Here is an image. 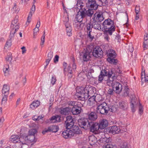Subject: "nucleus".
<instances>
[{
	"label": "nucleus",
	"instance_id": "1",
	"mask_svg": "<svg viewBox=\"0 0 148 148\" xmlns=\"http://www.w3.org/2000/svg\"><path fill=\"white\" fill-rule=\"evenodd\" d=\"M77 93L75 95V97L79 100L82 101V103H84L85 100L90 97L88 101L89 106L93 105L95 101V96L93 94L96 93L95 88L88 85L86 86L77 87L76 89Z\"/></svg>",
	"mask_w": 148,
	"mask_h": 148
},
{
	"label": "nucleus",
	"instance_id": "2",
	"mask_svg": "<svg viewBox=\"0 0 148 148\" xmlns=\"http://www.w3.org/2000/svg\"><path fill=\"white\" fill-rule=\"evenodd\" d=\"M79 125L81 127L86 130L89 129L90 132L95 133L99 129L98 123L89 121L86 118L81 120L79 122Z\"/></svg>",
	"mask_w": 148,
	"mask_h": 148
},
{
	"label": "nucleus",
	"instance_id": "3",
	"mask_svg": "<svg viewBox=\"0 0 148 148\" xmlns=\"http://www.w3.org/2000/svg\"><path fill=\"white\" fill-rule=\"evenodd\" d=\"M114 21L110 18L104 21L103 23V25L107 34L111 35L115 30Z\"/></svg>",
	"mask_w": 148,
	"mask_h": 148
},
{
	"label": "nucleus",
	"instance_id": "4",
	"mask_svg": "<svg viewBox=\"0 0 148 148\" xmlns=\"http://www.w3.org/2000/svg\"><path fill=\"white\" fill-rule=\"evenodd\" d=\"M27 136L22 135L19 136L14 135L12 136L10 138V140L13 143H19L20 145L26 144L27 141L28 140Z\"/></svg>",
	"mask_w": 148,
	"mask_h": 148
},
{
	"label": "nucleus",
	"instance_id": "5",
	"mask_svg": "<svg viewBox=\"0 0 148 148\" xmlns=\"http://www.w3.org/2000/svg\"><path fill=\"white\" fill-rule=\"evenodd\" d=\"M18 16H15L14 20L12 21L11 27H12V28L10 34V37L11 38H13L14 37V34L19 29L18 24H16L18 22Z\"/></svg>",
	"mask_w": 148,
	"mask_h": 148
},
{
	"label": "nucleus",
	"instance_id": "6",
	"mask_svg": "<svg viewBox=\"0 0 148 148\" xmlns=\"http://www.w3.org/2000/svg\"><path fill=\"white\" fill-rule=\"evenodd\" d=\"M97 109L101 114H106L109 111V106L106 103L103 102L97 105Z\"/></svg>",
	"mask_w": 148,
	"mask_h": 148
},
{
	"label": "nucleus",
	"instance_id": "7",
	"mask_svg": "<svg viewBox=\"0 0 148 148\" xmlns=\"http://www.w3.org/2000/svg\"><path fill=\"white\" fill-rule=\"evenodd\" d=\"M10 86L8 84H6L3 86L2 89V95L3 97L2 100V103H5L7 100V97L9 94Z\"/></svg>",
	"mask_w": 148,
	"mask_h": 148
},
{
	"label": "nucleus",
	"instance_id": "8",
	"mask_svg": "<svg viewBox=\"0 0 148 148\" xmlns=\"http://www.w3.org/2000/svg\"><path fill=\"white\" fill-rule=\"evenodd\" d=\"M103 52L100 48L96 47L93 49L92 51V55L97 58H101L102 57Z\"/></svg>",
	"mask_w": 148,
	"mask_h": 148
},
{
	"label": "nucleus",
	"instance_id": "9",
	"mask_svg": "<svg viewBox=\"0 0 148 148\" xmlns=\"http://www.w3.org/2000/svg\"><path fill=\"white\" fill-rule=\"evenodd\" d=\"M66 120L65 122L66 124V129H70L74 124L73 119L71 116H69L66 117Z\"/></svg>",
	"mask_w": 148,
	"mask_h": 148
},
{
	"label": "nucleus",
	"instance_id": "10",
	"mask_svg": "<svg viewBox=\"0 0 148 148\" xmlns=\"http://www.w3.org/2000/svg\"><path fill=\"white\" fill-rule=\"evenodd\" d=\"M78 104L73 106L71 109V112L73 115H77L80 113L81 110V106L79 105L80 103L78 102ZM81 104V105H83V103Z\"/></svg>",
	"mask_w": 148,
	"mask_h": 148
},
{
	"label": "nucleus",
	"instance_id": "11",
	"mask_svg": "<svg viewBox=\"0 0 148 148\" xmlns=\"http://www.w3.org/2000/svg\"><path fill=\"white\" fill-rule=\"evenodd\" d=\"M100 135V136L102 135L103 136L101 138L99 137V139L98 140V143L100 145H102L106 144L107 143H108L109 141V140L108 138L105 137L104 135L102 133H100L99 134V135Z\"/></svg>",
	"mask_w": 148,
	"mask_h": 148
},
{
	"label": "nucleus",
	"instance_id": "12",
	"mask_svg": "<svg viewBox=\"0 0 148 148\" xmlns=\"http://www.w3.org/2000/svg\"><path fill=\"white\" fill-rule=\"evenodd\" d=\"M103 14L102 12H96L94 14L92 19L99 22L101 21L104 19Z\"/></svg>",
	"mask_w": 148,
	"mask_h": 148
},
{
	"label": "nucleus",
	"instance_id": "13",
	"mask_svg": "<svg viewBox=\"0 0 148 148\" xmlns=\"http://www.w3.org/2000/svg\"><path fill=\"white\" fill-rule=\"evenodd\" d=\"M87 5L89 8L94 10H97L98 6L95 0H88Z\"/></svg>",
	"mask_w": 148,
	"mask_h": 148
},
{
	"label": "nucleus",
	"instance_id": "14",
	"mask_svg": "<svg viewBox=\"0 0 148 148\" xmlns=\"http://www.w3.org/2000/svg\"><path fill=\"white\" fill-rule=\"evenodd\" d=\"M85 12L83 10H79V11L77 12L75 18L77 20L79 21V22H83V21L84 18H85Z\"/></svg>",
	"mask_w": 148,
	"mask_h": 148
},
{
	"label": "nucleus",
	"instance_id": "15",
	"mask_svg": "<svg viewBox=\"0 0 148 148\" xmlns=\"http://www.w3.org/2000/svg\"><path fill=\"white\" fill-rule=\"evenodd\" d=\"M58 130V127L56 125H52L48 127L47 129H45L42 132L43 134H45L46 132L51 131L52 132H56Z\"/></svg>",
	"mask_w": 148,
	"mask_h": 148
},
{
	"label": "nucleus",
	"instance_id": "16",
	"mask_svg": "<svg viewBox=\"0 0 148 148\" xmlns=\"http://www.w3.org/2000/svg\"><path fill=\"white\" fill-rule=\"evenodd\" d=\"M108 130L109 133L113 134L119 133L121 130L119 127L116 125L109 127Z\"/></svg>",
	"mask_w": 148,
	"mask_h": 148
},
{
	"label": "nucleus",
	"instance_id": "17",
	"mask_svg": "<svg viewBox=\"0 0 148 148\" xmlns=\"http://www.w3.org/2000/svg\"><path fill=\"white\" fill-rule=\"evenodd\" d=\"M90 53L89 51H86L85 52H82V53H80V57H82L84 61H87L90 58Z\"/></svg>",
	"mask_w": 148,
	"mask_h": 148
},
{
	"label": "nucleus",
	"instance_id": "18",
	"mask_svg": "<svg viewBox=\"0 0 148 148\" xmlns=\"http://www.w3.org/2000/svg\"><path fill=\"white\" fill-rule=\"evenodd\" d=\"M130 98L131 107L132 111L134 112L135 111L134 108L137 104L136 101H137L136 98L134 96H132Z\"/></svg>",
	"mask_w": 148,
	"mask_h": 148
},
{
	"label": "nucleus",
	"instance_id": "19",
	"mask_svg": "<svg viewBox=\"0 0 148 148\" xmlns=\"http://www.w3.org/2000/svg\"><path fill=\"white\" fill-rule=\"evenodd\" d=\"M64 71L65 75H67L69 77L71 78L72 77L73 70L70 66H68L67 68H64Z\"/></svg>",
	"mask_w": 148,
	"mask_h": 148
},
{
	"label": "nucleus",
	"instance_id": "20",
	"mask_svg": "<svg viewBox=\"0 0 148 148\" xmlns=\"http://www.w3.org/2000/svg\"><path fill=\"white\" fill-rule=\"evenodd\" d=\"M35 10V7L34 6L33 7V6H32V7L31 9V10L29 13L28 16L27 18V22L26 23V25L27 26L28 25L30 22L32 15L34 13Z\"/></svg>",
	"mask_w": 148,
	"mask_h": 148
},
{
	"label": "nucleus",
	"instance_id": "21",
	"mask_svg": "<svg viewBox=\"0 0 148 148\" xmlns=\"http://www.w3.org/2000/svg\"><path fill=\"white\" fill-rule=\"evenodd\" d=\"M37 130L35 129H32L29 130V135L32 136L31 137H32V139H31L30 138H29L30 141L31 142H36V140H35V139L34 135L37 133Z\"/></svg>",
	"mask_w": 148,
	"mask_h": 148
},
{
	"label": "nucleus",
	"instance_id": "22",
	"mask_svg": "<svg viewBox=\"0 0 148 148\" xmlns=\"http://www.w3.org/2000/svg\"><path fill=\"white\" fill-rule=\"evenodd\" d=\"M108 121L106 119H103L100 121L99 124V126L101 129H104L108 125Z\"/></svg>",
	"mask_w": 148,
	"mask_h": 148
},
{
	"label": "nucleus",
	"instance_id": "23",
	"mask_svg": "<svg viewBox=\"0 0 148 148\" xmlns=\"http://www.w3.org/2000/svg\"><path fill=\"white\" fill-rule=\"evenodd\" d=\"M71 110V108L69 107L65 108H61L60 112L62 115H68L70 112Z\"/></svg>",
	"mask_w": 148,
	"mask_h": 148
},
{
	"label": "nucleus",
	"instance_id": "24",
	"mask_svg": "<svg viewBox=\"0 0 148 148\" xmlns=\"http://www.w3.org/2000/svg\"><path fill=\"white\" fill-rule=\"evenodd\" d=\"M116 74H113V73L112 71L110 72H108L107 76H108L109 80L111 82H113L117 77Z\"/></svg>",
	"mask_w": 148,
	"mask_h": 148
},
{
	"label": "nucleus",
	"instance_id": "25",
	"mask_svg": "<svg viewBox=\"0 0 148 148\" xmlns=\"http://www.w3.org/2000/svg\"><path fill=\"white\" fill-rule=\"evenodd\" d=\"M61 116L56 115L53 116L50 119V121L51 123H56L60 122L61 121Z\"/></svg>",
	"mask_w": 148,
	"mask_h": 148
},
{
	"label": "nucleus",
	"instance_id": "26",
	"mask_svg": "<svg viewBox=\"0 0 148 148\" xmlns=\"http://www.w3.org/2000/svg\"><path fill=\"white\" fill-rule=\"evenodd\" d=\"M107 56L108 58H115L116 56V54L115 51L112 49H109L107 52Z\"/></svg>",
	"mask_w": 148,
	"mask_h": 148
},
{
	"label": "nucleus",
	"instance_id": "27",
	"mask_svg": "<svg viewBox=\"0 0 148 148\" xmlns=\"http://www.w3.org/2000/svg\"><path fill=\"white\" fill-rule=\"evenodd\" d=\"M93 28L96 29L100 30L101 29V25L99 22L94 21L93 20L92 21H91Z\"/></svg>",
	"mask_w": 148,
	"mask_h": 148
},
{
	"label": "nucleus",
	"instance_id": "28",
	"mask_svg": "<svg viewBox=\"0 0 148 148\" xmlns=\"http://www.w3.org/2000/svg\"><path fill=\"white\" fill-rule=\"evenodd\" d=\"M73 25L74 27H77L78 29H80L83 27L84 23L83 22H79L76 20L74 21Z\"/></svg>",
	"mask_w": 148,
	"mask_h": 148
},
{
	"label": "nucleus",
	"instance_id": "29",
	"mask_svg": "<svg viewBox=\"0 0 148 148\" xmlns=\"http://www.w3.org/2000/svg\"><path fill=\"white\" fill-rule=\"evenodd\" d=\"M108 72L105 70H102L101 71L100 75L99 77V80L101 81L103 79L104 76H107Z\"/></svg>",
	"mask_w": 148,
	"mask_h": 148
},
{
	"label": "nucleus",
	"instance_id": "30",
	"mask_svg": "<svg viewBox=\"0 0 148 148\" xmlns=\"http://www.w3.org/2000/svg\"><path fill=\"white\" fill-rule=\"evenodd\" d=\"M119 146V148H129L128 143L124 140H121Z\"/></svg>",
	"mask_w": 148,
	"mask_h": 148
},
{
	"label": "nucleus",
	"instance_id": "31",
	"mask_svg": "<svg viewBox=\"0 0 148 148\" xmlns=\"http://www.w3.org/2000/svg\"><path fill=\"white\" fill-rule=\"evenodd\" d=\"M141 80L142 82H146L148 81V76L145 75V70L142 72Z\"/></svg>",
	"mask_w": 148,
	"mask_h": 148
},
{
	"label": "nucleus",
	"instance_id": "32",
	"mask_svg": "<svg viewBox=\"0 0 148 148\" xmlns=\"http://www.w3.org/2000/svg\"><path fill=\"white\" fill-rule=\"evenodd\" d=\"M93 10L90 8L87 10H83L85 12V17L86 16L90 17L92 16L94 13Z\"/></svg>",
	"mask_w": 148,
	"mask_h": 148
},
{
	"label": "nucleus",
	"instance_id": "33",
	"mask_svg": "<svg viewBox=\"0 0 148 148\" xmlns=\"http://www.w3.org/2000/svg\"><path fill=\"white\" fill-rule=\"evenodd\" d=\"M40 104L39 101H34L30 105V107L32 109H34L37 107Z\"/></svg>",
	"mask_w": 148,
	"mask_h": 148
},
{
	"label": "nucleus",
	"instance_id": "34",
	"mask_svg": "<svg viewBox=\"0 0 148 148\" xmlns=\"http://www.w3.org/2000/svg\"><path fill=\"white\" fill-rule=\"evenodd\" d=\"M115 88V92L118 94H119L121 91L122 89V86L121 84H119L117 86H114Z\"/></svg>",
	"mask_w": 148,
	"mask_h": 148
},
{
	"label": "nucleus",
	"instance_id": "35",
	"mask_svg": "<svg viewBox=\"0 0 148 148\" xmlns=\"http://www.w3.org/2000/svg\"><path fill=\"white\" fill-rule=\"evenodd\" d=\"M88 118L91 120H95L97 118V116L96 115V114L95 112H91L89 115Z\"/></svg>",
	"mask_w": 148,
	"mask_h": 148
},
{
	"label": "nucleus",
	"instance_id": "36",
	"mask_svg": "<svg viewBox=\"0 0 148 148\" xmlns=\"http://www.w3.org/2000/svg\"><path fill=\"white\" fill-rule=\"evenodd\" d=\"M9 37L10 39L7 41L5 45L4 48L5 49H7L11 46L12 42L11 38H12L10 37V36Z\"/></svg>",
	"mask_w": 148,
	"mask_h": 148
},
{
	"label": "nucleus",
	"instance_id": "37",
	"mask_svg": "<svg viewBox=\"0 0 148 148\" xmlns=\"http://www.w3.org/2000/svg\"><path fill=\"white\" fill-rule=\"evenodd\" d=\"M9 68V66L8 65H5L3 67V70L5 76H8L9 74V72L10 71Z\"/></svg>",
	"mask_w": 148,
	"mask_h": 148
},
{
	"label": "nucleus",
	"instance_id": "38",
	"mask_svg": "<svg viewBox=\"0 0 148 148\" xmlns=\"http://www.w3.org/2000/svg\"><path fill=\"white\" fill-rule=\"evenodd\" d=\"M91 21L88 23L86 25V32H91L92 29L93 28Z\"/></svg>",
	"mask_w": 148,
	"mask_h": 148
},
{
	"label": "nucleus",
	"instance_id": "39",
	"mask_svg": "<svg viewBox=\"0 0 148 148\" xmlns=\"http://www.w3.org/2000/svg\"><path fill=\"white\" fill-rule=\"evenodd\" d=\"M119 107L123 109L125 108L127 105V103L125 101H122L119 103Z\"/></svg>",
	"mask_w": 148,
	"mask_h": 148
},
{
	"label": "nucleus",
	"instance_id": "40",
	"mask_svg": "<svg viewBox=\"0 0 148 148\" xmlns=\"http://www.w3.org/2000/svg\"><path fill=\"white\" fill-rule=\"evenodd\" d=\"M72 129V130L73 131V132H74L75 134H77L79 132V127L73 124V125L71 129Z\"/></svg>",
	"mask_w": 148,
	"mask_h": 148
},
{
	"label": "nucleus",
	"instance_id": "41",
	"mask_svg": "<svg viewBox=\"0 0 148 148\" xmlns=\"http://www.w3.org/2000/svg\"><path fill=\"white\" fill-rule=\"evenodd\" d=\"M66 27L67 35L69 36H71L72 35V33L71 32L72 30L71 26Z\"/></svg>",
	"mask_w": 148,
	"mask_h": 148
},
{
	"label": "nucleus",
	"instance_id": "42",
	"mask_svg": "<svg viewBox=\"0 0 148 148\" xmlns=\"http://www.w3.org/2000/svg\"><path fill=\"white\" fill-rule=\"evenodd\" d=\"M107 60L111 64H116L117 62V60L112 58H108L107 59Z\"/></svg>",
	"mask_w": 148,
	"mask_h": 148
},
{
	"label": "nucleus",
	"instance_id": "43",
	"mask_svg": "<svg viewBox=\"0 0 148 148\" xmlns=\"http://www.w3.org/2000/svg\"><path fill=\"white\" fill-rule=\"evenodd\" d=\"M129 93V88L127 87H125L123 90V95L124 97H127L128 96Z\"/></svg>",
	"mask_w": 148,
	"mask_h": 148
},
{
	"label": "nucleus",
	"instance_id": "44",
	"mask_svg": "<svg viewBox=\"0 0 148 148\" xmlns=\"http://www.w3.org/2000/svg\"><path fill=\"white\" fill-rule=\"evenodd\" d=\"M6 60L8 62L11 63L12 60V56L10 53H9L8 55H7L5 58Z\"/></svg>",
	"mask_w": 148,
	"mask_h": 148
},
{
	"label": "nucleus",
	"instance_id": "45",
	"mask_svg": "<svg viewBox=\"0 0 148 148\" xmlns=\"http://www.w3.org/2000/svg\"><path fill=\"white\" fill-rule=\"evenodd\" d=\"M62 135L65 138H69V137L68 130H65L62 133Z\"/></svg>",
	"mask_w": 148,
	"mask_h": 148
},
{
	"label": "nucleus",
	"instance_id": "46",
	"mask_svg": "<svg viewBox=\"0 0 148 148\" xmlns=\"http://www.w3.org/2000/svg\"><path fill=\"white\" fill-rule=\"evenodd\" d=\"M68 131L69 137H71V136H73L75 134L74 132H73V131L72 130H70V129H68Z\"/></svg>",
	"mask_w": 148,
	"mask_h": 148
},
{
	"label": "nucleus",
	"instance_id": "47",
	"mask_svg": "<svg viewBox=\"0 0 148 148\" xmlns=\"http://www.w3.org/2000/svg\"><path fill=\"white\" fill-rule=\"evenodd\" d=\"M13 10L16 13H17L19 10V9L18 8H17L16 3H14V5L13 7Z\"/></svg>",
	"mask_w": 148,
	"mask_h": 148
},
{
	"label": "nucleus",
	"instance_id": "48",
	"mask_svg": "<svg viewBox=\"0 0 148 148\" xmlns=\"http://www.w3.org/2000/svg\"><path fill=\"white\" fill-rule=\"evenodd\" d=\"M53 52L51 51L49 52L48 54L47 59V60L50 61L53 56Z\"/></svg>",
	"mask_w": 148,
	"mask_h": 148
},
{
	"label": "nucleus",
	"instance_id": "49",
	"mask_svg": "<svg viewBox=\"0 0 148 148\" xmlns=\"http://www.w3.org/2000/svg\"><path fill=\"white\" fill-rule=\"evenodd\" d=\"M139 112L140 114H141L143 112V106L140 103H139Z\"/></svg>",
	"mask_w": 148,
	"mask_h": 148
},
{
	"label": "nucleus",
	"instance_id": "50",
	"mask_svg": "<svg viewBox=\"0 0 148 148\" xmlns=\"http://www.w3.org/2000/svg\"><path fill=\"white\" fill-rule=\"evenodd\" d=\"M112 89L110 88L108 90V93L109 94L112 95L114 93V85H112Z\"/></svg>",
	"mask_w": 148,
	"mask_h": 148
},
{
	"label": "nucleus",
	"instance_id": "51",
	"mask_svg": "<svg viewBox=\"0 0 148 148\" xmlns=\"http://www.w3.org/2000/svg\"><path fill=\"white\" fill-rule=\"evenodd\" d=\"M111 71H112V72L113 73V74H116V75H117V77L119 75V74H120L121 73V71L119 69H117L116 70H114V71L113 70V69L112 70H111Z\"/></svg>",
	"mask_w": 148,
	"mask_h": 148
},
{
	"label": "nucleus",
	"instance_id": "52",
	"mask_svg": "<svg viewBox=\"0 0 148 148\" xmlns=\"http://www.w3.org/2000/svg\"><path fill=\"white\" fill-rule=\"evenodd\" d=\"M103 148H114L113 145L107 143L106 144L103 145Z\"/></svg>",
	"mask_w": 148,
	"mask_h": 148
},
{
	"label": "nucleus",
	"instance_id": "53",
	"mask_svg": "<svg viewBox=\"0 0 148 148\" xmlns=\"http://www.w3.org/2000/svg\"><path fill=\"white\" fill-rule=\"evenodd\" d=\"M89 141L90 142H92L95 143L96 141L95 137L94 136H90L89 137Z\"/></svg>",
	"mask_w": 148,
	"mask_h": 148
},
{
	"label": "nucleus",
	"instance_id": "54",
	"mask_svg": "<svg viewBox=\"0 0 148 148\" xmlns=\"http://www.w3.org/2000/svg\"><path fill=\"white\" fill-rule=\"evenodd\" d=\"M116 108L114 106H110V107H109V111L112 112H114L115 111H116Z\"/></svg>",
	"mask_w": 148,
	"mask_h": 148
},
{
	"label": "nucleus",
	"instance_id": "55",
	"mask_svg": "<svg viewBox=\"0 0 148 148\" xmlns=\"http://www.w3.org/2000/svg\"><path fill=\"white\" fill-rule=\"evenodd\" d=\"M51 83H55L56 81V77L55 76H52L51 79Z\"/></svg>",
	"mask_w": 148,
	"mask_h": 148
},
{
	"label": "nucleus",
	"instance_id": "56",
	"mask_svg": "<svg viewBox=\"0 0 148 148\" xmlns=\"http://www.w3.org/2000/svg\"><path fill=\"white\" fill-rule=\"evenodd\" d=\"M63 21L64 22L69 21V16H66L64 15L63 17Z\"/></svg>",
	"mask_w": 148,
	"mask_h": 148
},
{
	"label": "nucleus",
	"instance_id": "57",
	"mask_svg": "<svg viewBox=\"0 0 148 148\" xmlns=\"http://www.w3.org/2000/svg\"><path fill=\"white\" fill-rule=\"evenodd\" d=\"M75 103H76L74 101H70L67 102V104L70 106H75L76 105Z\"/></svg>",
	"mask_w": 148,
	"mask_h": 148
},
{
	"label": "nucleus",
	"instance_id": "58",
	"mask_svg": "<svg viewBox=\"0 0 148 148\" xmlns=\"http://www.w3.org/2000/svg\"><path fill=\"white\" fill-rule=\"evenodd\" d=\"M91 32H87V33L88 37H89L91 40H92L94 38V37L93 36L91 35Z\"/></svg>",
	"mask_w": 148,
	"mask_h": 148
},
{
	"label": "nucleus",
	"instance_id": "59",
	"mask_svg": "<svg viewBox=\"0 0 148 148\" xmlns=\"http://www.w3.org/2000/svg\"><path fill=\"white\" fill-rule=\"evenodd\" d=\"M101 1L102 5H104L107 3V0H99Z\"/></svg>",
	"mask_w": 148,
	"mask_h": 148
},
{
	"label": "nucleus",
	"instance_id": "60",
	"mask_svg": "<svg viewBox=\"0 0 148 148\" xmlns=\"http://www.w3.org/2000/svg\"><path fill=\"white\" fill-rule=\"evenodd\" d=\"M65 8V7L63 6V9L64 10V15H65V16H68L69 13L68 11L66 10V9Z\"/></svg>",
	"mask_w": 148,
	"mask_h": 148
},
{
	"label": "nucleus",
	"instance_id": "61",
	"mask_svg": "<svg viewBox=\"0 0 148 148\" xmlns=\"http://www.w3.org/2000/svg\"><path fill=\"white\" fill-rule=\"evenodd\" d=\"M59 56L57 55H56L55 57L53 59L54 62L55 63H56L58 61L59 59Z\"/></svg>",
	"mask_w": 148,
	"mask_h": 148
},
{
	"label": "nucleus",
	"instance_id": "62",
	"mask_svg": "<svg viewBox=\"0 0 148 148\" xmlns=\"http://www.w3.org/2000/svg\"><path fill=\"white\" fill-rule=\"evenodd\" d=\"M135 11L136 14H138L140 11V7L136 5L135 8Z\"/></svg>",
	"mask_w": 148,
	"mask_h": 148
},
{
	"label": "nucleus",
	"instance_id": "63",
	"mask_svg": "<svg viewBox=\"0 0 148 148\" xmlns=\"http://www.w3.org/2000/svg\"><path fill=\"white\" fill-rule=\"evenodd\" d=\"M129 50L130 52H132L134 50L133 47L132 45L130 46L129 47Z\"/></svg>",
	"mask_w": 148,
	"mask_h": 148
},
{
	"label": "nucleus",
	"instance_id": "64",
	"mask_svg": "<svg viewBox=\"0 0 148 148\" xmlns=\"http://www.w3.org/2000/svg\"><path fill=\"white\" fill-rule=\"evenodd\" d=\"M34 38H35V35H36L37 33L39 32V29H37L36 30L35 29V28L34 29Z\"/></svg>",
	"mask_w": 148,
	"mask_h": 148
}]
</instances>
